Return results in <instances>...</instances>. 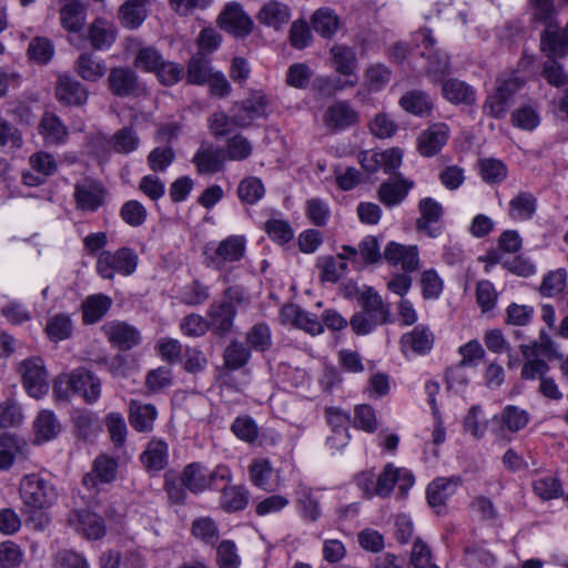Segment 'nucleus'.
<instances>
[{
    "instance_id": "f257e3e1",
    "label": "nucleus",
    "mask_w": 568,
    "mask_h": 568,
    "mask_svg": "<svg viewBox=\"0 0 568 568\" xmlns=\"http://www.w3.org/2000/svg\"><path fill=\"white\" fill-rule=\"evenodd\" d=\"M244 288L230 286L224 291L222 301H214L207 312L210 331L216 335H226L234 326L236 305L244 302Z\"/></svg>"
},
{
    "instance_id": "f03ea898",
    "label": "nucleus",
    "mask_w": 568,
    "mask_h": 568,
    "mask_svg": "<svg viewBox=\"0 0 568 568\" xmlns=\"http://www.w3.org/2000/svg\"><path fill=\"white\" fill-rule=\"evenodd\" d=\"M19 493L30 513L50 508L59 496L53 483L38 474L26 475L20 480Z\"/></svg>"
},
{
    "instance_id": "7ed1b4c3",
    "label": "nucleus",
    "mask_w": 568,
    "mask_h": 568,
    "mask_svg": "<svg viewBox=\"0 0 568 568\" xmlns=\"http://www.w3.org/2000/svg\"><path fill=\"white\" fill-rule=\"evenodd\" d=\"M245 251L246 240L243 235H230L217 243H210L204 250L206 266L224 272L231 264L241 261Z\"/></svg>"
},
{
    "instance_id": "20e7f679",
    "label": "nucleus",
    "mask_w": 568,
    "mask_h": 568,
    "mask_svg": "<svg viewBox=\"0 0 568 568\" xmlns=\"http://www.w3.org/2000/svg\"><path fill=\"white\" fill-rule=\"evenodd\" d=\"M139 256L130 247H121L114 252L102 251L97 260V273L103 280H113L114 276H130L138 267Z\"/></svg>"
},
{
    "instance_id": "39448f33",
    "label": "nucleus",
    "mask_w": 568,
    "mask_h": 568,
    "mask_svg": "<svg viewBox=\"0 0 568 568\" xmlns=\"http://www.w3.org/2000/svg\"><path fill=\"white\" fill-rule=\"evenodd\" d=\"M521 85L523 82L517 77L498 79L496 89L484 103V112L494 119H504Z\"/></svg>"
},
{
    "instance_id": "423d86ee",
    "label": "nucleus",
    "mask_w": 568,
    "mask_h": 568,
    "mask_svg": "<svg viewBox=\"0 0 568 568\" xmlns=\"http://www.w3.org/2000/svg\"><path fill=\"white\" fill-rule=\"evenodd\" d=\"M424 45L422 55L426 58L425 70L434 82H442L450 73L449 57L438 49H435V39L430 30H420L418 33Z\"/></svg>"
},
{
    "instance_id": "0eeeda50",
    "label": "nucleus",
    "mask_w": 568,
    "mask_h": 568,
    "mask_svg": "<svg viewBox=\"0 0 568 568\" xmlns=\"http://www.w3.org/2000/svg\"><path fill=\"white\" fill-rule=\"evenodd\" d=\"M20 373L23 386L31 397L41 398L48 393V372L42 358L30 357L24 359L20 364Z\"/></svg>"
},
{
    "instance_id": "6e6552de",
    "label": "nucleus",
    "mask_w": 568,
    "mask_h": 568,
    "mask_svg": "<svg viewBox=\"0 0 568 568\" xmlns=\"http://www.w3.org/2000/svg\"><path fill=\"white\" fill-rule=\"evenodd\" d=\"M270 101L262 91H252L235 109L233 122L239 128H246L253 121L270 114Z\"/></svg>"
},
{
    "instance_id": "1a4fd4ad",
    "label": "nucleus",
    "mask_w": 568,
    "mask_h": 568,
    "mask_svg": "<svg viewBox=\"0 0 568 568\" xmlns=\"http://www.w3.org/2000/svg\"><path fill=\"white\" fill-rule=\"evenodd\" d=\"M346 261L357 263L358 252L355 246L343 245L336 256H321L317 261L321 280L331 283L338 282L347 271Z\"/></svg>"
},
{
    "instance_id": "9d476101",
    "label": "nucleus",
    "mask_w": 568,
    "mask_h": 568,
    "mask_svg": "<svg viewBox=\"0 0 568 568\" xmlns=\"http://www.w3.org/2000/svg\"><path fill=\"white\" fill-rule=\"evenodd\" d=\"M414 483L415 478L409 469L396 467L388 463L377 476V496L388 497L396 485H398L400 493L405 495L414 486Z\"/></svg>"
},
{
    "instance_id": "9b49d317",
    "label": "nucleus",
    "mask_w": 568,
    "mask_h": 568,
    "mask_svg": "<svg viewBox=\"0 0 568 568\" xmlns=\"http://www.w3.org/2000/svg\"><path fill=\"white\" fill-rule=\"evenodd\" d=\"M219 22L222 29L237 38L247 37L252 32L254 26L252 18L237 2L226 4L219 16Z\"/></svg>"
},
{
    "instance_id": "f8f14e48",
    "label": "nucleus",
    "mask_w": 568,
    "mask_h": 568,
    "mask_svg": "<svg viewBox=\"0 0 568 568\" xmlns=\"http://www.w3.org/2000/svg\"><path fill=\"white\" fill-rule=\"evenodd\" d=\"M73 196L77 209L95 212L103 203L104 189L99 181L84 178L75 183Z\"/></svg>"
},
{
    "instance_id": "ddd939ff",
    "label": "nucleus",
    "mask_w": 568,
    "mask_h": 568,
    "mask_svg": "<svg viewBox=\"0 0 568 568\" xmlns=\"http://www.w3.org/2000/svg\"><path fill=\"white\" fill-rule=\"evenodd\" d=\"M118 473L116 458L106 454L99 455L92 464V469L82 478V484L88 489H99L100 485L112 483Z\"/></svg>"
},
{
    "instance_id": "4468645a",
    "label": "nucleus",
    "mask_w": 568,
    "mask_h": 568,
    "mask_svg": "<svg viewBox=\"0 0 568 568\" xmlns=\"http://www.w3.org/2000/svg\"><path fill=\"white\" fill-rule=\"evenodd\" d=\"M257 22L265 28L281 31L292 18V9L280 0H267L255 16Z\"/></svg>"
},
{
    "instance_id": "2eb2a0df",
    "label": "nucleus",
    "mask_w": 568,
    "mask_h": 568,
    "mask_svg": "<svg viewBox=\"0 0 568 568\" xmlns=\"http://www.w3.org/2000/svg\"><path fill=\"white\" fill-rule=\"evenodd\" d=\"M73 393L83 398L87 404H94L101 396V379L91 371L78 367L71 372Z\"/></svg>"
},
{
    "instance_id": "dca6fc26",
    "label": "nucleus",
    "mask_w": 568,
    "mask_h": 568,
    "mask_svg": "<svg viewBox=\"0 0 568 568\" xmlns=\"http://www.w3.org/2000/svg\"><path fill=\"white\" fill-rule=\"evenodd\" d=\"M280 317L283 324H291L312 335L323 333L322 322L315 314L302 310L298 305L287 304L281 308Z\"/></svg>"
},
{
    "instance_id": "f3484780",
    "label": "nucleus",
    "mask_w": 568,
    "mask_h": 568,
    "mask_svg": "<svg viewBox=\"0 0 568 568\" xmlns=\"http://www.w3.org/2000/svg\"><path fill=\"white\" fill-rule=\"evenodd\" d=\"M525 363L521 367L520 377L524 381H536L539 382L546 377L550 371V366L547 361L539 357V346L537 342L531 344H521L519 346Z\"/></svg>"
},
{
    "instance_id": "a211bd4d",
    "label": "nucleus",
    "mask_w": 568,
    "mask_h": 568,
    "mask_svg": "<svg viewBox=\"0 0 568 568\" xmlns=\"http://www.w3.org/2000/svg\"><path fill=\"white\" fill-rule=\"evenodd\" d=\"M89 92L87 88L68 74H62L55 83L57 100L69 106H80L87 103Z\"/></svg>"
},
{
    "instance_id": "6ab92c4d",
    "label": "nucleus",
    "mask_w": 568,
    "mask_h": 568,
    "mask_svg": "<svg viewBox=\"0 0 568 568\" xmlns=\"http://www.w3.org/2000/svg\"><path fill=\"white\" fill-rule=\"evenodd\" d=\"M192 163L199 174L221 172L225 164L224 150L212 143H202L193 155Z\"/></svg>"
},
{
    "instance_id": "aec40b11",
    "label": "nucleus",
    "mask_w": 568,
    "mask_h": 568,
    "mask_svg": "<svg viewBox=\"0 0 568 568\" xmlns=\"http://www.w3.org/2000/svg\"><path fill=\"white\" fill-rule=\"evenodd\" d=\"M384 257L389 264L400 265L407 274L419 267V252L416 245L389 242L385 247Z\"/></svg>"
},
{
    "instance_id": "412c9836",
    "label": "nucleus",
    "mask_w": 568,
    "mask_h": 568,
    "mask_svg": "<svg viewBox=\"0 0 568 568\" xmlns=\"http://www.w3.org/2000/svg\"><path fill=\"white\" fill-rule=\"evenodd\" d=\"M449 132V128L446 123L438 122L432 124L418 136V152L427 158L436 155L446 144Z\"/></svg>"
},
{
    "instance_id": "4be33fe9",
    "label": "nucleus",
    "mask_w": 568,
    "mask_h": 568,
    "mask_svg": "<svg viewBox=\"0 0 568 568\" xmlns=\"http://www.w3.org/2000/svg\"><path fill=\"white\" fill-rule=\"evenodd\" d=\"M414 187V182L398 174L383 182L377 191L379 201L387 207L399 205Z\"/></svg>"
},
{
    "instance_id": "5701e85b",
    "label": "nucleus",
    "mask_w": 568,
    "mask_h": 568,
    "mask_svg": "<svg viewBox=\"0 0 568 568\" xmlns=\"http://www.w3.org/2000/svg\"><path fill=\"white\" fill-rule=\"evenodd\" d=\"M109 342L122 351H129L136 346L140 341L139 331L124 322H109L102 327Z\"/></svg>"
},
{
    "instance_id": "b1692460",
    "label": "nucleus",
    "mask_w": 568,
    "mask_h": 568,
    "mask_svg": "<svg viewBox=\"0 0 568 568\" xmlns=\"http://www.w3.org/2000/svg\"><path fill=\"white\" fill-rule=\"evenodd\" d=\"M358 122V113L346 101H337L324 113V123L333 131H344Z\"/></svg>"
},
{
    "instance_id": "393cba45",
    "label": "nucleus",
    "mask_w": 568,
    "mask_h": 568,
    "mask_svg": "<svg viewBox=\"0 0 568 568\" xmlns=\"http://www.w3.org/2000/svg\"><path fill=\"white\" fill-rule=\"evenodd\" d=\"M325 413L327 423L333 432V435L326 439V445L331 448L341 449L346 446L349 440V416L345 412L335 407L327 408Z\"/></svg>"
},
{
    "instance_id": "a878e982",
    "label": "nucleus",
    "mask_w": 568,
    "mask_h": 568,
    "mask_svg": "<svg viewBox=\"0 0 568 568\" xmlns=\"http://www.w3.org/2000/svg\"><path fill=\"white\" fill-rule=\"evenodd\" d=\"M332 57V67L345 79H357L356 70L358 59L354 48L345 44H334L329 50Z\"/></svg>"
},
{
    "instance_id": "bb28decb",
    "label": "nucleus",
    "mask_w": 568,
    "mask_h": 568,
    "mask_svg": "<svg viewBox=\"0 0 568 568\" xmlns=\"http://www.w3.org/2000/svg\"><path fill=\"white\" fill-rule=\"evenodd\" d=\"M110 91L118 97L136 95L140 91L138 75L130 68H113L108 78Z\"/></svg>"
},
{
    "instance_id": "cd10ccee",
    "label": "nucleus",
    "mask_w": 568,
    "mask_h": 568,
    "mask_svg": "<svg viewBox=\"0 0 568 568\" xmlns=\"http://www.w3.org/2000/svg\"><path fill=\"white\" fill-rule=\"evenodd\" d=\"M459 477H438L434 479L426 489L427 501L430 507H443L454 496L460 486Z\"/></svg>"
},
{
    "instance_id": "c85d7f7f",
    "label": "nucleus",
    "mask_w": 568,
    "mask_h": 568,
    "mask_svg": "<svg viewBox=\"0 0 568 568\" xmlns=\"http://www.w3.org/2000/svg\"><path fill=\"white\" fill-rule=\"evenodd\" d=\"M73 69L87 82H98L108 71L104 60L93 52H82L75 59Z\"/></svg>"
},
{
    "instance_id": "c756f323",
    "label": "nucleus",
    "mask_w": 568,
    "mask_h": 568,
    "mask_svg": "<svg viewBox=\"0 0 568 568\" xmlns=\"http://www.w3.org/2000/svg\"><path fill=\"white\" fill-rule=\"evenodd\" d=\"M143 467L149 473H159L169 464V446L158 438L151 439L140 455Z\"/></svg>"
},
{
    "instance_id": "7c9ffc66",
    "label": "nucleus",
    "mask_w": 568,
    "mask_h": 568,
    "mask_svg": "<svg viewBox=\"0 0 568 568\" xmlns=\"http://www.w3.org/2000/svg\"><path fill=\"white\" fill-rule=\"evenodd\" d=\"M541 50L547 57L564 58L568 53V22L562 27L545 29L540 34Z\"/></svg>"
},
{
    "instance_id": "2f4dec72",
    "label": "nucleus",
    "mask_w": 568,
    "mask_h": 568,
    "mask_svg": "<svg viewBox=\"0 0 568 568\" xmlns=\"http://www.w3.org/2000/svg\"><path fill=\"white\" fill-rule=\"evenodd\" d=\"M433 344L434 336L432 332L423 325L416 326L400 338L402 351L406 356L409 353L416 355L426 354L432 349Z\"/></svg>"
},
{
    "instance_id": "473e14b6",
    "label": "nucleus",
    "mask_w": 568,
    "mask_h": 568,
    "mask_svg": "<svg viewBox=\"0 0 568 568\" xmlns=\"http://www.w3.org/2000/svg\"><path fill=\"white\" fill-rule=\"evenodd\" d=\"M158 410L152 404H143L138 399H131L129 403V422L131 426L140 433H149L154 427Z\"/></svg>"
},
{
    "instance_id": "72a5a7b5",
    "label": "nucleus",
    "mask_w": 568,
    "mask_h": 568,
    "mask_svg": "<svg viewBox=\"0 0 568 568\" xmlns=\"http://www.w3.org/2000/svg\"><path fill=\"white\" fill-rule=\"evenodd\" d=\"M443 97L453 104L471 105L476 102V90L458 79H445L440 82Z\"/></svg>"
},
{
    "instance_id": "f704fd0d",
    "label": "nucleus",
    "mask_w": 568,
    "mask_h": 568,
    "mask_svg": "<svg viewBox=\"0 0 568 568\" xmlns=\"http://www.w3.org/2000/svg\"><path fill=\"white\" fill-rule=\"evenodd\" d=\"M420 217L417 220L418 230L425 231L430 237H436L439 229L433 226L443 216V206L432 197L422 199L418 203Z\"/></svg>"
},
{
    "instance_id": "c9c22d12",
    "label": "nucleus",
    "mask_w": 568,
    "mask_h": 568,
    "mask_svg": "<svg viewBox=\"0 0 568 568\" xmlns=\"http://www.w3.org/2000/svg\"><path fill=\"white\" fill-rule=\"evenodd\" d=\"M72 422L77 437L88 443H92L102 430L98 416L87 409L75 410L72 414Z\"/></svg>"
},
{
    "instance_id": "e433bc0d",
    "label": "nucleus",
    "mask_w": 568,
    "mask_h": 568,
    "mask_svg": "<svg viewBox=\"0 0 568 568\" xmlns=\"http://www.w3.org/2000/svg\"><path fill=\"white\" fill-rule=\"evenodd\" d=\"M40 134L49 145L64 144L68 140L69 132L60 118L53 113H44L40 125Z\"/></svg>"
},
{
    "instance_id": "4c0bfd02",
    "label": "nucleus",
    "mask_w": 568,
    "mask_h": 568,
    "mask_svg": "<svg viewBox=\"0 0 568 568\" xmlns=\"http://www.w3.org/2000/svg\"><path fill=\"white\" fill-rule=\"evenodd\" d=\"M89 39L97 50L109 49L116 39V30L112 22L98 18L89 28Z\"/></svg>"
},
{
    "instance_id": "58836bf2",
    "label": "nucleus",
    "mask_w": 568,
    "mask_h": 568,
    "mask_svg": "<svg viewBox=\"0 0 568 568\" xmlns=\"http://www.w3.org/2000/svg\"><path fill=\"white\" fill-rule=\"evenodd\" d=\"M359 301L362 303L363 313L374 318L375 323L384 324L388 322L390 312L385 306L381 295L373 288L368 287L362 292Z\"/></svg>"
},
{
    "instance_id": "ea45409f",
    "label": "nucleus",
    "mask_w": 568,
    "mask_h": 568,
    "mask_svg": "<svg viewBox=\"0 0 568 568\" xmlns=\"http://www.w3.org/2000/svg\"><path fill=\"white\" fill-rule=\"evenodd\" d=\"M537 210V199L530 192H519L509 202V216L515 221L530 220Z\"/></svg>"
},
{
    "instance_id": "a19ab883",
    "label": "nucleus",
    "mask_w": 568,
    "mask_h": 568,
    "mask_svg": "<svg viewBox=\"0 0 568 568\" xmlns=\"http://www.w3.org/2000/svg\"><path fill=\"white\" fill-rule=\"evenodd\" d=\"M60 20L62 27L70 32L81 30L84 24L85 12L80 0H63Z\"/></svg>"
},
{
    "instance_id": "79ce46f5",
    "label": "nucleus",
    "mask_w": 568,
    "mask_h": 568,
    "mask_svg": "<svg viewBox=\"0 0 568 568\" xmlns=\"http://www.w3.org/2000/svg\"><path fill=\"white\" fill-rule=\"evenodd\" d=\"M311 24L315 32L323 38L329 39L338 30L341 22L334 10L321 8L313 13Z\"/></svg>"
},
{
    "instance_id": "37998d69",
    "label": "nucleus",
    "mask_w": 568,
    "mask_h": 568,
    "mask_svg": "<svg viewBox=\"0 0 568 568\" xmlns=\"http://www.w3.org/2000/svg\"><path fill=\"white\" fill-rule=\"evenodd\" d=\"M181 481L193 494H201L209 487L207 468L200 463H191L184 467Z\"/></svg>"
},
{
    "instance_id": "c03bdc74",
    "label": "nucleus",
    "mask_w": 568,
    "mask_h": 568,
    "mask_svg": "<svg viewBox=\"0 0 568 568\" xmlns=\"http://www.w3.org/2000/svg\"><path fill=\"white\" fill-rule=\"evenodd\" d=\"M77 530L88 539H99L105 534L103 519L91 511L81 510L77 513Z\"/></svg>"
},
{
    "instance_id": "a18cd8bd",
    "label": "nucleus",
    "mask_w": 568,
    "mask_h": 568,
    "mask_svg": "<svg viewBox=\"0 0 568 568\" xmlns=\"http://www.w3.org/2000/svg\"><path fill=\"white\" fill-rule=\"evenodd\" d=\"M112 300L104 294L90 295L83 302V321L87 324L99 322L110 310Z\"/></svg>"
},
{
    "instance_id": "49530a36",
    "label": "nucleus",
    "mask_w": 568,
    "mask_h": 568,
    "mask_svg": "<svg viewBox=\"0 0 568 568\" xmlns=\"http://www.w3.org/2000/svg\"><path fill=\"white\" fill-rule=\"evenodd\" d=\"M61 430L60 422L52 410L43 409L34 420V432L38 442H49Z\"/></svg>"
},
{
    "instance_id": "de8ad7c7",
    "label": "nucleus",
    "mask_w": 568,
    "mask_h": 568,
    "mask_svg": "<svg viewBox=\"0 0 568 568\" xmlns=\"http://www.w3.org/2000/svg\"><path fill=\"white\" fill-rule=\"evenodd\" d=\"M214 74L210 60L202 53L193 55L187 64L186 79L191 84L201 85L212 78Z\"/></svg>"
},
{
    "instance_id": "09e8293b",
    "label": "nucleus",
    "mask_w": 568,
    "mask_h": 568,
    "mask_svg": "<svg viewBox=\"0 0 568 568\" xmlns=\"http://www.w3.org/2000/svg\"><path fill=\"white\" fill-rule=\"evenodd\" d=\"M248 503V491L243 486H225L222 488L221 507L229 511L243 510Z\"/></svg>"
},
{
    "instance_id": "8fccbe9b",
    "label": "nucleus",
    "mask_w": 568,
    "mask_h": 568,
    "mask_svg": "<svg viewBox=\"0 0 568 568\" xmlns=\"http://www.w3.org/2000/svg\"><path fill=\"white\" fill-rule=\"evenodd\" d=\"M110 145L119 154H129L138 150L140 138L133 126H123L114 132Z\"/></svg>"
},
{
    "instance_id": "3c124183",
    "label": "nucleus",
    "mask_w": 568,
    "mask_h": 568,
    "mask_svg": "<svg viewBox=\"0 0 568 568\" xmlns=\"http://www.w3.org/2000/svg\"><path fill=\"white\" fill-rule=\"evenodd\" d=\"M529 7L532 20L544 24L545 29H554L558 26L554 0H529Z\"/></svg>"
},
{
    "instance_id": "603ef678",
    "label": "nucleus",
    "mask_w": 568,
    "mask_h": 568,
    "mask_svg": "<svg viewBox=\"0 0 568 568\" xmlns=\"http://www.w3.org/2000/svg\"><path fill=\"white\" fill-rule=\"evenodd\" d=\"M357 84V79L317 77L312 82V90L322 97H331L337 91L346 88H353Z\"/></svg>"
},
{
    "instance_id": "864d4df0",
    "label": "nucleus",
    "mask_w": 568,
    "mask_h": 568,
    "mask_svg": "<svg viewBox=\"0 0 568 568\" xmlns=\"http://www.w3.org/2000/svg\"><path fill=\"white\" fill-rule=\"evenodd\" d=\"M479 174L483 181L489 184L501 183L508 173L506 164L494 158L481 159L478 162Z\"/></svg>"
},
{
    "instance_id": "5fc2aeb1",
    "label": "nucleus",
    "mask_w": 568,
    "mask_h": 568,
    "mask_svg": "<svg viewBox=\"0 0 568 568\" xmlns=\"http://www.w3.org/2000/svg\"><path fill=\"white\" fill-rule=\"evenodd\" d=\"M223 358L227 368L236 371L248 363L251 358V349L243 343L233 341L226 346Z\"/></svg>"
},
{
    "instance_id": "6e6d98bb",
    "label": "nucleus",
    "mask_w": 568,
    "mask_h": 568,
    "mask_svg": "<svg viewBox=\"0 0 568 568\" xmlns=\"http://www.w3.org/2000/svg\"><path fill=\"white\" fill-rule=\"evenodd\" d=\"M265 194L263 182L256 176H248L243 179L237 186V195L240 200L253 205L257 203Z\"/></svg>"
},
{
    "instance_id": "4d7b16f0",
    "label": "nucleus",
    "mask_w": 568,
    "mask_h": 568,
    "mask_svg": "<svg viewBox=\"0 0 568 568\" xmlns=\"http://www.w3.org/2000/svg\"><path fill=\"white\" fill-rule=\"evenodd\" d=\"M24 419L21 406L13 398L0 402V428L19 427Z\"/></svg>"
},
{
    "instance_id": "13d9d810",
    "label": "nucleus",
    "mask_w": 568,
    "mask_h": 568,
    "mask_svg": "<svg viewBox=\"0 0 568 568\" xmlns=\"http://www.w3.org/2000/svg\"><path fill=\"white\" fill-rule=\"evenodd\" d=\"M400 106L415 115H424L432 109V102L427 94L422 91H409L399 100Z\"/></svg>"
},
{
    "instance_id": "bf43d9fd",
    "label": "nucleus",
    "mask_w": 568,
    "mask_h": 568,
    "mask_svg": "<svg viewBox=\"0 0 568 568\" xmlns=\"http://www.w3.org/2000/svg\"><path fill=\"white\" fill-rule=\"evenodd\" d=\"M191 532L196 539L207 545H213L220 537L219 527L211 517H199L194 519Z\"/></svg>"
},
{
    "instance_id": "052dcab7",
    "label": "nucleus",
    "mask_w": 568,
    "mask_h": 568,
    "mask_svg": "<svg viewBox=\"0 0 568 568\" xmlns=\"http://www.w3.org/2000/svg\"><path fill=\"white\" fill-rule=\"evenodd\" d=\"M245 342L252 349L267 351L272 345V334L268 325L265 323L253 325L245 335Z\"/></svg>"
},
{
    "instance_id": "680f3d73",
    "label": "nucleus",
    "mask_w": 568,
    "mask_h": 568,
    "mask_svg": "<svg viewBox=\"0 0 568 568\" xmlns=\"http://www.w3.org/2000/svg\"><path fill=\"white\" fill-rule=\"evenodd\" d=\"M105 426L113 445L116 448H121L125 444L128 434V426L124 417L120 413H109L105 416Z\"/></svg>"
},
{
    "instance_id": "e2e57ef3",
    "label": "nucleus",
    "mask_w": 568,
    "mask_h": 568,
    "mask_svg": "<svg viewBox=\"0 0 568 568\" xmlns=\"http://www.w3.org/2000/svg\"><path fill=\"white\" fill-rule=\"evenodd\" d=\"M253 151L252 143L242 134H236L227 140L224 151L225 160L244 161Z\"/></svg>"
},
{
    "instance_id": "0e129e2a",
    "label": "nucleus",
    "mask_w": 568,
    "mask_h": 568,
    "mask_svg": "<svg viewBox=\"0 0 568 568\" xmlns=\"http://www.w3.org/2000/svg\"><path fill=\"white\" fill-rule=\"evenodd\" d=\"M148 16L146 7L143 4H131L124 2L119 9V19L129 29H136Z\"/></svg>"
},
{
    "instance_id": "69168bd1",
    "label": "nucleus",
    "mask_w": 568,
    "mask_h": 568,
    "mask_svg": "<svg viewBox=\"0 0 568 568\" xmlns=\"http://www.w3.org/2000/svg\"><path fill=\"white\" fill-rule=\"evenodd\" d=\"M503 425L510 432H519L525 428L529 422L527 410L515 405H507L500 416Z\"/></svg>"
},
{
    "instance_id": "338daca9",
    "label": "nucleus",
    "mask_w": 568,
    "mask_h": 568,
    "mask_svg": "<svg viewBox=\"0 0 568 568\" xmlns=\"http://www.w3.org/2000/svg\"><path fill=\"white\" fill-rule=\"evenodd\" d=\"M216 564L220 568H239L241 557L233 540H222L216 547Z\"/></svg>"
},
{
    "instance_id": "774afa93",
    "label": "nucleus",
    "mask_w": 568,
    "mask_h": 568,
    "mask_svg": "<svg viewBox=\"0 0 568 568\" xmlns=\"http://www.w3.org/2000/svg\"><path fill=\"white\" fill-rule=\"evenodd\" d=\"M0 314L11 325H22L32 320L30 310L20 301H9L1 307Z\"/></svg>"
}]
</instances>
